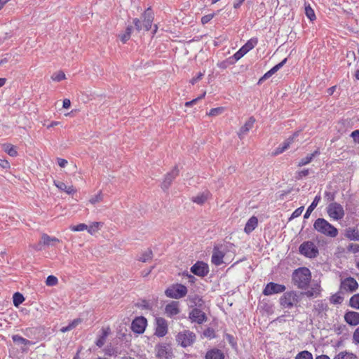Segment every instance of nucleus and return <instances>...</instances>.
<instances>
[{"instance_id":"f257e3e1","label":"nucleus","mask_w":359,"mask_h":359,"mask_svg":"<svg viewBox=\"0 0 359 359\" xmlns=\"http://www.w3.org/2000/svg\"><path fill=\"white\" fill-rule=\"evenodd\" d=\"M311 273L306 267H300L295 269L292 274V280L299 289L306 290L311 282Z\"/></svg>"},{"instance_id":"f03ea898","label":"nucleus","mask_w":359,"mask_h":359,"mask_svg":"<svg viewBox=\"0 0 359 359\" xmlns=\"http://www.w3.org/2000/svg\"><path fill=\"white\" fill-rule=\"evenodd\" d=\"M313 228L318 232L330 237L335 238L338 235V229L324 218H318L313 224Z\"/></svg>"},{"instance_id":"7ed1b4c3","label":"nucleus","mask_w":359,"mask_h":359,"mask_svg":"<svg viewBox=\"0 0 359 359\" xmlns=\"http://www.w3.org/2000/svg\"><path fill=\"white\" fill-rule=\"evenodd\" d=\"M187 294V288L180 283L172 284L165 290L166 297L172 299H181Z\"/></svg>"},{"instance_id":"20e7f679","label":"nucleus","mask_w":359,"mask_h":359,"mask_svg":"<svg viewBox=\"0 0 359 359\" xmlns=\"http://www.w3.org/2000/svg\"><path fill=\"white\" fill-rule=\"evenodd\" d=\"M299 253L308 258H315L318 254V249L312 241H304L299 247Z\"/></svg>"},{"instance_id":"39448f33","label":"nucleus","mask_w":359,"mask_h":359,"mask_svg":"<svg viewBox=\"0 0 359 359\" xmlns=\"http://www.w3.org/2000/svg\"><path fill=\"white\" fill-rule=\"evenodd\" d=\"M280 304L283 309H292L298 303V297L296 292L290 291L285 292L280 298Z\"/></svg>"},{"instance_id":"423d86ee","label":"nucleus","mask_w":359,"mask_h":359,"mask_svg":"<svg viewBox=\"0 0 359 359\" xmlns=\"http://www.w3.org/2000/svg\"><path fill=\"white\" fill-rule=\"evenodd\" d=\"M176 340L182 347H187L195 341L196 334L189 330H184L178 333Z\"/></svg>"},{"instance_id":"0eeeda50","label":"nucleus","mask_w":359,"mask_h":359,"mask_svg":"<svg viewBox=\"0 0 359 359\" xmlns=\"http://www.w3.org/2000/svg\"><path fill=\"white\" fill-rule=\"evenodd\" d=\"M327 212L328 215L334 220L342 219L345 215L342 205L336 202L331 203L328 205Z\"/></svg>"},{"instance_id":"6e6552de","label":"nucleus","mask_w":359,"mask_h":359,"mask_svg":"<svg viewBox=\"0 0 359 359\" xmlns=\"http://www.w3.org/2000/svg\"><path fill=\"white\" fill-rule=\"evenodd\" d=\"M358 287L357 281L352 277H348L341 280L340 292H353Z\"/></svg>"},{"instance_id":"1a4fd4ad","label":"nucleus","mask_w":359,"mask_h":359,"mask_svg":"<svg viewBox=\"0 0 359 359\" xmlns=\"http://www.w3.org/2000/svg\"><path fill=\"white\" fill-rule=\"evenodd\" d=\"M189 318L191 322L198 324H203L208 320V317L205 313L203 311V309L199 308L192 309L189 313Z\"/></svg>"},{"instance_id":"9d476101","label":"nucleus","mask_w":359,"mask_h":359,"mask_svg":"<svg viewBox=\"0 0 359 359\" xmlns=\"http://www.w3.org/2000/svg\"><path fill=\"white\" fill-rule=\"evenodd\" d=\"M285 289L286 287L284 285L270 282L266 285L262 293L266 296H270L274 294L283 292Z\"/></svg>"},{"instance_id":"9b49d317","label":"nucleus","mask_w":359,"mask_h":359,"mask_svg":"<svg viewBox=\"0 0 359 359\" xmlns=\"http://www.w3.org/2000/svg\"><path fill=\"white\" fill-rule=\"evenodd\" d=\"M257 43L256 39H251L244 46H243L234 55L233 58L235 60H240L248 52L252 50Z\"/></svg>"},{"instance_id":"f8f14e48","label":"nucleus","mask_w":359,"mask_h":359,"mask_svg":"<svg viewBox=\"0 0 359 359\" xmlns=\"http://www.w3.org/2000/svg\"><path fill=\"white\" fill-rule=\"evenodd\" d=\"M147 325V320L144 317H137L132 322L131 329L135 333L142 334L144 332Z\"/></svg>"},{"instance_id":"ddd939ff","label":"nucleus","mask_w":359,"mask_h":359,"mask_svg":"<svg viewBox=\"0 0 359 359\" xmlns=\"http://www.w3.org/2000/svg\"><path fill=\"white\" fill-rule=\"evenodd\" d=\"M156 357L160 359H169L172 357L171 348L166 344H158L156 346Z\"/></svg>"},{"instance_id":"4468645a","label":"nucleus","mask_w":359,"mask_h":359,"mask_svg":"<svg viewBox=\"0 0 359 359\" xmlns=\"http://www.w3.org/2000/svg\"><path fill=\"white\" fill-rule=\"evenodd\" d=\"M191 272L198 276L204 277L209 272L208 265L203 262H197L191 267Z\"/></svg>"},{"instance_id":"2eb2a0df","label":"nucleus","mask_w":359,"mask_h":359,"mask_svg":"<svg viewBox=\"0 0 359 359\" xmlns=\"http://www.w3.org/2000/svg\"><path fill=\"white\" fill-rule=\"evenodd\" d=\"M178 174L179 170L177 166H175L174 168L165 176L161 184V188L164 191L168 189L172 180L178 175Z\"/></svg>"},{"instance_id":"dca6fc26","label":"nucleus","mask_w":359,"mask_h":359,"mask_svg":"<svg viewBox=\"0 0 359 359\" xmlns=\"http://www.w3.org/2000/svg\"><path fill=\"white\" fill-rule=\"evenodd\" d=\"M156 321V328L155 334L160 337H164L168 332V325L166 320L163 318H157Z\"/></svg>"},{"instance_id":"f3484780","label":"nucleus","mask_w":359,"mask_h":359,"mask_svg":"<svg viewBox=\"0 0 359 359\" xmlns=\"http://www.w3.org/2000/svg\"><path fill=\"white\" fill-rule=\"evenodd\" d=\"M143 20V26L146 31H149L151 28L154 20V13L151 8H148L142 15Z\"/></svg>"},{"instance_id":"a211bd4d","label":"nucleus","mask_w":359,"mask_h":359,"mask_svg":"<svg viewBox=\"0 0 359 359\" xmlns=\"http://www.w3.org/2000/svg\"><path fill=\"white\" fill-rule=\"evenodd\" d=\"M187 300L189 302L190 308H199L203 309L205 305V302L201 297L198 294H189L188 296Z\"/></svg>"},{"instance_id":"6ab92c4d","label":"nucleus","mask_w":359,"mask_h":359,"mask_svg":"<svg viewBox=\"0 0 359 359\" xmlns=\"http://www.w3.org/2000/svg\"><path fill=\"white\" fill-rule=\"evenodd\" d=\"M287 62V58L283 60L280 62L276 65L273 67H272L269 71L264 74L262 77H261L259 80L258 83H262L264 81L270 78L273 74L277 72Z\"/></svg>"},{"instance_id":"aec40b11","label":"nucleus","mask_w":359,"mask_h":359,"mask_svg":"<svg viewBox=\"0 0 359 359\" xmlns=\"http://www.w3.org/2000/svg\"><path fill=\"white\" fill-rule=\"evenodd\" d=\"M179 302L175 301L167 304L165 308L167 316L172 317L180 313V310L179 309Z\"/></svg>"},{"instance_id":"412c9836","label":"nucleus","mask_w":359,"mask_h":359,"mask_svg":"<svg viewBox=\"0 0 359 359\" xmlns=\"http://www.w3.org/2000/svg\"><path fill=\"white\" fill-rule=\"evenodd\" d=\"M345 321L350 325L359 324V313L355 311H347L344 315Z\"/></svg>"},{"instance_id":"4be33fe9","label":"nucleus","mask_w":359,"mask_h":359,"mask_svg":"<svg viewBox=\"0 0 359 359\" xmlns=\"http://www.w3.org/2000/svg\"><path fill=\"white\" fill-rule=\"evenodd\" d=\"M255 122V119L254 117L251 116L249 119L245 122L244 126H243L238 133L239 138L241 140L243 137L247 134V133L252 128L254 123Z\"/></svg>"},{"instance_id":"5701e85b","label":"nucleus","mask_w":359,"mask_h":359,"mask_svg":"<svg viewBox=\"0 0 359 359\" xmlns=\"http://www.w3.org/2000/svg\"><path fill=\"white\" fill-rule=\"evenodd\" d=\"M224 253L218 250L216 247L213 250L211 261L216 266H219L223 263Z\"/></svg>"},{"instance_id":"b1692460","label":"nucleus","mask_w":359,"mask_h":359,"mask_svg":"<svg viewBox=\"0 0 359 359\" xmlns=\"http://www.w3.org/2000/svg\"><path fill=\"white\" fill-rule=\"evenodd\" d=\"M258 225V219L255 216L251 217L245 224L244 231L250 234L252 231H253Z\"/></svg>"},{"instance_id":"393cba45","label":"nucleus","mask_w":359,"mask_h":359,"mask_svg":"<svg viewBox=\"0 0 359 359\" xmlns=\"http://www.w3.org/2000/svg\"><path fill=\"white\" fill-rule=\"evenodd\" d=\"M60 240L56 237H50L46 233H43L39 241V245L46 246L54 245L56 243H59Z\"/></svg>"},{"instance_id":"a878e982","label":"nucleus","mask_w":359,"mask_h":359,"mask_svg":"<svg viewBox=\"0 0 359 359\" xmlns=\"http://www.w3.org/2000/svg\"><path fill=\"white\" fill-rule=\"evenodd\" d=\"M345 236L350 241H359V231L355 227H348L346 229Z\"/></svg>"},{"instance_id":"bb28decb","label":"nucleus","mask_w":359,"mask_h":359,"mask_svg":"<svg viewBox=\"0 0 359 359\" xmlns=\"http://www.w3.org/2000/svg\"><path fill=\"white\" fill-rule=\"evenodd\" d=\"M298 133H295L292 136L287 139L282 145H280L276 150L275 154H279L285 151L290 147V144L294 141V139L297 137Z\"/></svg>"},{"instance_id":"cd10ccee","label":"nucleus","mask_w":359,"mask_h":359,"mask_svg":"<svg viewBox=\"0 0 359 359\" xmlns=\"http://www.w3.org/2000/svg\"><path fill=\"white\" fill-rule=\"evenodd\" d=\"M224 353L217 348L208 351L205 355V359H224Z\"/></svg>"},{"instance_id":"c85d7f7f","label":"nucleus","mask_w":359,"mask_h":359,"mask_svg":"<svg viewBox=\"0 0 359 359\" xmlns=\"http://www.w3.org/2000/svg\"><path fill=\"white\" fill-rule=\"evenodd\" d=\"M12 339L14 343H15L18 345H23L24 346L33 345L35 344V342L32 341H29L25 338H23L22 337L15 334L12 336Z\"/></svg>"},{"instance_id":"c756f323","label":"nucleus","mask_w":359,"mask_h":359,"mask_svg":"<svg viewBox=\"0 0 359 359\" xmlns=\"http://www.w3.org/2000/svg\"><path fill=\"white\" fill-rule=\"evenodd\" d=\"M321 199V197L320 195H317L315 198H314V200L313 201V202L311 203V204L308 207L305 214H304V219H308L311 212L313 211V210L316 208V206L318 205V203L320 202Z\"/></svg>"},{"instance_id":"7c9ffc66","label":"nucleus","mask_w":359,"mask_h":359,"mask_svg":"<svg viewBox=\"0 0 359 359\" xmlns=\"http://www.w3.org/2000/svg\"><path fill=\"white\" fill-rule=\"evenodd\" d=\"M320 154V151L318 149L316 150L313 153L306 156L305 158H302L299 163H298V166L299 167H302V166H304L305 165H307L309 164V163L311 162V161L313 159L314 157H316V156L319 155Z\"/></svg>"},{"instance_id":"2f4dec72","label":"nucleus","mask_w":359,"mask_h":359,"mask_svg":"<svg viewBox=\"0 0 359 359\" xmlns=\"http://www.w3.org/2000/svg\"><path fill=\"white\" fill-rule=\"evenodd\" d=\"M209 193L208 192H203L198 194L196 196L192 197V201L198 205H203L208 199Z\"/></svg>"},{"instance_id":"473e14b6","label":"nucleus","mask_w":359,"mask_h":359,"mask_svg":"<svg viewBox=\"0 0 359 359\" xmlns=\"http://www.w3.org/2000/svg\"><path fill=\"white\" fill-rule=\"evenodd\" d=\"M314 308L316 311H317L318 314H320L321 313L325 312L327 310L328 306L325 301L318 300L316 302Z\"/></svg>"},{"instance_id":"72a5a7b5","label":"nucleus","mask_w":359,"mask_h":359,"mask_svg":"<svg viewBox=\"0 0 359 359\" xmlns=\"http://www.w3.org/2000/svg\"><path fill=\"white\" fill-rule=\"evenodd\" d=\"M81 323V318H76L74 319L73 321H72L67 326L62 327L60 329V331L63 333L70 331L75 328L78 325H79Z\"/></svg>"},{"instance_id":"f704fd0d","label":"nucleus","mask_w":359,"mask_h":359,"mask_svg":"<svg viewBox=\"0 0 359 359\" xmlns=\"http://www.w3.org/2000/svg\"><path fill=\"white\" fill-rule=\"evenodd\" d=\"M4 151L11 156L15 157L18 155L15 147L11 144H5L3 146Z\"/></svg>"},{"instance_id":"c9c22d12","label":"nucleus","mask_w":359,"mask_h":359,"mask_svg":"<svg viewBox=\"0 0 359 359\" xmlns=\"http://www.w3.org/2000/svg\"><path fill=\"white\" fill-rule=\"evenodd\" d=\"M333 359H357V358L351 353L341 351L336 355Z\"/></svg>"},{"instance_id":"e433bc0d","label":"nucleus","mask_w":359,"mask_h":359,"mask_svg":"<svg viewBox=\"0 0 359 359\" xmlns=\"http://www.w3.org/2000/svg\"><path fill=\"white\" fill-rule=\"evenodd\" d=\"M320 285H317L315 287H312L304 292V294L308 297H317L320 292Z\"/></svg>"},{"instance_id":"4c0bfd02","label":"nucleus","mask_w":359,"mask_h":359,"mask_svg":"<svg viewBox=\"0 0 359 359\" xmlns=\"http://www.w3.org/2000/svg\"><path fill=\"white\" fill-rule=\"evenodd\" d=\"M25 301L23 295L20 292L14 293L13 296V302L15 306H18Z\"/></svg>"},{"instance_id":"58836bf2","label":"nucleus","mask_w":359,"mask_h":359,"mask_svg":"<svg viewBox=\"0 0 359 359\" xmlns=\"http://www.w3.org/2000/svg\"><path fill=\"white\" fill-rule=\"evenodd\" d=\"M305 14L306 17L311 20L313 21L316 20V15L314 11L310 6V4L305 3Z\"/></svg>"},{"instance_id":"ea45409f","label":"nucleus","mask_w":359,"mask_h":359,"mask_svg":"<svg viewBox=\"0 0 359 359\" xmlns=\"http://www.w3.org/2000/svg\"><path fill=\"white\" fill-rule=\"evenodd\" d=\"M349 306L353 309H359V293L353 295L349 300Z\"/></svg>"},{"instance_id":"a19ab883","label":"nucleus","mask_w":359,"mask_h":359,"mask_svg":"<svg viewBox=\"0 0 359 359\" xmlns=\"http://www.w3.org/2000/svg\"><path fill=\"white\" fill-rule=\"evenodd\" d=\"M152 255V250L149 248L144 253H142V255H141V257H140L138 260L142 262H147V261L151 259Z\"/></svg>"},{"instance_id":"79ce46f5","label":"nucleus","mask_w":359,"mask_h":359,"mask_svg":"<svg viewBox=\"0 0 359 359\" xmlns=\"http://www.w3.org/2000/svg\"><path fill=\"white\" fill-rule=\"evenodd\" d=\"M107 334V332L104 330H102V334L100 336L99 339L95 342L96 345L98 347L101 348L104 344Z\"/></svg>"},{"instance_id":"37998d69","label":"nucleus","mask_w":359,"mask_h":359,"mask_svg":"<svg viewBox=\"0 0 359 359\" xmlns=\"http://www.w3.org/2000/svg\"><path fill=\"white\" fill-rule=\"evenodd\" d=\"M295 359H313V355L310 352L303 351L297 355Z\"/></svg>"},{"instance_id":"c03bdc74","label":"nucleus","mask_w":359,"mask_h":359,"mask_svg":"<svg viewBox=\"0 0 359 359\" xmlns=\"http://www.w3.org/2000/svg\"><path fill=\"white\" fill-rule=\"evenodd\" d=\"M51 79L55 81H60L65 79V74L63 72H57L53 74Z\"/></svg>"},{"instance_id":"a18cd8bd","label":"nucleus","mask_w":359,"mask_h":359,"mask_svg":"<svg viewBox=\"0 0 359 359\" xmlns=\"http://www.w3.org/2000/svg\"><path fill=\"white\" fill-rule=\"evenodd\" d=\"M343 297L336 293L331 297L330 301L334 304H340L343 302Z\"/></svg>"},{"instance_id":"49530a36","label":"nucleus","mask_w":359,"mask_h":359,"mask_svg":"<svg viewBox=\"0 0 359 359\" xmlns=\"http://www.w3.org/2000/svg\"><path fill=\"white\" fill-rule=\"evenodd\" d=\"M57 278L53 275L48 276L46 280V283L48 286L56 285L57 284Z\"/></svg>"},{"instance_id":"de8ad7c7","label":"nucleus","mask_w":359,"mask_h":359,"mask_svg":"<svg viewBox=\"0 0 359 359\" xmlns=\"http://www.w3.org/2000/svg\"><path fill=\"white\" fill-rule=\"evenodd\" d=\"M102 200H103V196H102L101 191H100L97 195L92 196L90 198V199L89 200V202L91 204L95 205V203H99V202L102 201Z\"/></svg>"},{"instance_id":"09e8293b","label":"nucleus","mask_w":359,"mask_h":359,"mask_svg":"<svg viewBox=\"0 0 359 359\" xmlns=\"http://www.w3.org/2000/svg\"><path fill=\"white\" fill-rule=\"evenodd\" d=\"M100 224V222H93L91 225L88 226V229L86 230L88 231V232L89 233L93 235V233H95V232L97 231Z\"/></svg>"},{"instance_id":"8fccbe9b","label":"nucleus","mask_w":359,"mask_h":359,"mask_svg":"<svg viewBox=\"0 0 359 359\" xmlns=\"http://www.w3.org/2000/svg\"><path fill=\"white\" fill-rule=\"evenodd\" d=\"M70 229L73 231H82L88 229V226L85 224H79L78 225L71 226Z\"/></svg>"},{"instance_id":"3c124183","label":"nucleus","mask_w":359,"mask_h":359,"mask_svg":"<svg viewBox=\"0 0 359 359\" xmlns=\"http://www.w3.org/2000/svg\"><path fill=\"white\" fill-rule=\"evenodd\" d=\"M223 111H224L223 107H217V108H213V109H210V112L208 114L210 116H217V115L222 114Z\"/></svg>"},{"instance_id":"603ef678","label":"nucleus","mask_w":359,"mask_h":359,"mask_svg":"<svg viewBox=\"0 0 359 359\" xmlns=\"http://www.w3.org/2000/svg\"><path fill=\"white\" fill-rule=\"evenodd\" d=\"M215 15V13L205 15L201 18V23L205 25L208 23Z\"/></svg>"},{"instance_id":"864d4df0","label":"nucleus","mask_w":359,"mask_h":359,"mask_svg":"<svg viewBox=\"0 0 359 359\" xmlns=\"http://www.w3.org/2000/svg\"><path fill=\"white\" fill-rule=\"evenodd\" d=\"M325 198L327 201H332L333 203V201L335 199V194L334 192L325 191Z\"/></svg>"},{"instance_id":"5fc2aeb1","label":"nucleus","mask_w":359,"mask_h":359,"mask_svg":"<svg viewBox=\"0 0 359 359\" xmlns=\"http://www.w3.org/2000/svg\"><path fill=\"white\" fill-rule=\"evenodd\" d=\"M309 174V170L308 169H304L297 172L296 178L299 180L302 179L303 177L307 176Z\"/></svg>"},{"instance_id":"6e6d98bb","label":"nucleus","mask_w":359,"mask_h":359,"mask_svg":"<svg viewBox=\"0 0 359 359\" xmlns=\"http://www.w3.org/2000/svg\"><path fill=\"white\" fill-rule=\"evenodd\" d=\"M303 210H304V206H301V207H299V208H297V209L293 212V213L292 214L290 219H292V218H296V217H297L300 216V215H302V213Z\"/></svg>"},{"instance_id":"4d7b16f0","label":"nucleus","mask_w":359,"mask_h":359,"mask_svg":"<svg viewBox=\"0 0 359 359\" xmlns=\"http://www.w3.org/2000/svg\"><path fill=\"white\" fill-rule=\"evenodd\" d=\"M136 306L139 308H141V309H150V306H149V304L147 301L146 300H142L140 302L137 303L136 304Z\"/></svg>"},{"instance_id":"13d9d810","label":"nucleus","mask_w":359,"mask_h":359,"mask_svg":"<svg viewBox=\"0 0 359 359\" xmlns=\"http://www.w3.org/2000/svg\"><path fill=\"white\" fill-rule=\"evenodd\" d=\"M133 24L137 31L140 32L142 30L143 23L141 22L140 20H139L138 18H134Z\"/></svg>"},{"instance_id":"bf43d9fd","label":"nucleus","mask_w":359,"mask_h":359,"mask_svg":"<svg viewBox=\"0 0 359 359\" xmlns=\"http://www.w3.org/2000/svg\"><path fill=\"white\" fill-rule=\"evenodd\" d=\"M351 137L353 139L355 143L359 144V129L353 131Z\"/></svg>"},{"instance_id":"052dcab7","label":"nucleus","mask_w":359,"mask_h":359,"mask_svg":"<svg viewBox=\"0 0 359 359\" xmlns=\"http://www.w3.org/2000/svg\"><path fill=\"white\" fill-rule=\"evenodd\" d=\"M54 184L61 191H65L67 189V185L61 181H54Z\"/></svg>"},{"instance_id":"680f3d73","label":"nucleus","mask_w":359,"mask_h":359,"mask_svg":"<svg viewBox=\"0 0 359 359\" xmlns=\"http://www.w3.org/2000/svg\"><path fill=\"white\" fill-rule=\"evenodd\" d=\"M203 334L207 337H209V338H214L215 337V331L212 328H208L206 329L204 332H203Z\"/></svg>"},{"instance_id":"e2e57ef3","label":"nucleus","mask_w":359,"mask_h":359,"mask_svg":"<svg viewBox=\"0 0 359 359\" xmlns=\"http://www.w3.org/2000/svg\"><path fill=\"white\" fill-rule=\"evenodd\" d=\"M348 250L354 253L358 252H359V245L355 244V243H351L348 246Z\"/></svg>"},{"instance_id":"0e129e2a","label":"nucleus","mask_w":359,"mask_h":359,"mask_svg":"<svg viewBox=\"0 0 359 359\" xmlns=\"http://www.w3.org/2000/svg\"><path fill=\"white\" fill-rule=\"evenodd\" d=\"M205 92L203 93L201 96L198 97L196 99H194L189 102H187L185 103V106L186 107H189V106H191L192 104H195L198 100H201V98H203V97H205Z\"/></svg>"},{"instance_id":"69168bd1","label":"nucleus","mask_w":359,"mask_h":359,"mask_svg":"<svg viewBox=\"0 0 359 359\" xmlns=\"http://www.w3.org/2000/svg\"><path fill=\"white\" fill-rule=\"evenodd\" d=\"M119 36L123 43H126L130 38V36L126 32L123 34H120Z\"/></svg>"},{"instance_id":"338daca9","label":"nucleus","mask_w":359,"mask_h":359,"mask_svg":"<svg viewBox=\"0 0 359 359\" xmlns=\"http://www.w3.org/2000/svg\"><path fill=\"white\" fill-rule=\"evenodd\" d=\"M204 75V73H202V72H199L198 74V75L196 76V77H194L191 80V83L192 84H194L196 83L197 81H198L199 80H201L202 79V77Z\"/></svg>"},{"instance_id":"774afa93","label":"nucleus","mask_w":359,"mask_h":359,"mask_svg":"<svg viewBox=\"0 0 359 359\" xmlns=\"http://www.w3.org/2000/svg\"><path fill=\"white\" fill-rule=\"evenodd\" d=\"M353 339L355 343L359 344V327L353 332Z\"/></svg>"}]
</instances>
